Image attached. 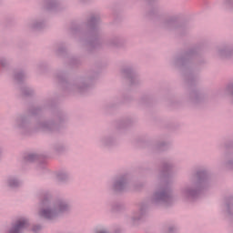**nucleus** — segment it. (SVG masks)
Here are the masks:
<instances>
[{"mask_svg":"<svg viewBox=\"0 0 233 233\" xmlns=\"http://www.w3.org/2000/svg\"><path fill=\"white\" fill-rule=\"evenodd\" d=\"M65 210H68V205L63 202L54 204L50 203L48 199H45L42 202V209L39 211V216L46 219H54V218H56V216H59Z\"/></svg>","mask_w":233,"mask_h":233,"instance_id":"1","label":"nucleus"},{"mask_svg":"<svg viewBox=\"0 0 233 233\" xmlns=\"http://www.w3.org/2000/svg\"><path fill=\"white\" fill-rule=\"evenodd\" d=\"M154 203H170L172 201V195L167 190L156 192L153 196Z\"/></svg>","mask_w":233,"mask_h":233,"instance_id":"2","label":"nucleus"},{"mask_svg":"<svg viewBox=\"0 0 233 233\" xmlns=\"http://www.w3.org/2000/svg\"><path fill=\"white\" fill-rule=\"evenodd\" d=\"M26 227H28V220L23 218H18L13 224L9 233H23V230H25Z\"/></svg>","mask_w":233,"mask_h":233,"instance_id":"3","label":"nucleus"},{"mask_svg":"<svg viewBox=\"0 0 233 233\" xmlns=\"http://www.w3.org/2000/svg\"><path fill=\"white\" fill-rule=\"evenodd\" d=\"M127 188V179L122 177L116 180L114 184V190L115 192H123Z\"/></svg>","mask_w":233,"mask_h":233,"instance_id":"4","label":"nucleus"},{"mask_svg":"<svg viewBox=\"0 0 233 233\" xmlns=\"http://www.w3.org/2000/svg\"><path fill=\"white\" fill-rule=\"evenodd\" d=\"M184 194L187 196V197H188V196H194V191H192V190H190V189H188V188H186V189H184Z\"/></svg>","mask_w":233,"mask_h":233,"instance_id":"5","label":"nucleus"},{"mask_svg":"<svg viewBox=\"0 0 233 233\" xmlns=\"http://www.w3.org/2000/svg\"><path fill=\"white\" fill-rule=\"evenodd\" d=\"M17 185H19V182L17 180H15V179H11L9 181V186L10 187H17Z\"/></svg>","mask_w":233,"mask_h":233,"instance_id":"6","label":"nucleus"},{"mask_svg":"<svg viewBox=\"0 0 233 233\" xmlns=\"http://www.w3.org/2000/svg\"><path fill=\"white\" fill-rule=\"evenodd\" d=\"M220 56H230V51L226 50L225 52L220 51Z\"/></svg>","mask_w":233,"mask_h":233,"instance_id":"7","label":"nucleus"},{"mask_svg":"<svg viewBox=\"0 0 233 233\" xmlns=\"http://www.w3.org/2000/svg\"><path fill=\"white\" fill-rule=\"evenodd\" d=\"M0 63H1L2 66H5V65H7L8 62L6 61V59L2 58V59H0Z\"/></svg>","mask_w":233,"mask_h":233,"instance_id":"8","label":"nucleus"},{"mask_svg":"<svg viewBox=\"0 0 233 233\" xmlns=\"http://www.w3.org/2000/svg\"><path fill=\"white\" fill-rule=\"evenodd\" d=\"M34 159H35V155H29L28 160L29 161H34Z\"/></svg>","mask_w":233,"mask_h":233,"instance_id":"9","label":"nucleus"},{"mask_svg":"<svg viewBox=\"0 0 233 233\" xmlns=\"http://www.w3.org/2000/svg\"><path fill=\"white\" fill-rule=\"evenodd\" d=\"M34 232H37V230H41V227L36 226L33 228Z\"/></svg>","mask_w":233,"mask_h":233,"instance_id":"10","label":"nucleus"},{"mask_svg":"<svg viewBox=\"0 0 233 233\" xmlns=\"http://www.w3.org/2000/svg\"><path fill=\"white\" fill-rule=\"evenodd\" d=\"M97 19H99V17H96V16L91 17V23L97 21Z\"/></svg>","mask_w":233,"mask_h":233,"instance_id":"11","label":"nucleus"},{"mask_svg":"<svg viewBox=\"0 0 233 233\" xmlns=\"http://www.w3.org/2000/svg\"><path fill=\"white\" fill-rule=\"evenodd\" d=\"M133 219L136 220V219H141V216H137V215H135L133 217Z\"/></svg>","mask_w":233,"mask_h":233,"instance_id":"12","label":"nucleus"},{"mask_svg":"<svg viewBox=\"0 0 233 233\" xmlns=\"http://www.w3.org/2000/svg\"><path fill=\"white\" fill-rule=\"evenodd\" d=\"M96 233H108L106 230H99Z\"/></svg>","mask_w":233,"mask_h":233,"instance_id":"13","label":"nucleus"},{"mask_svg":"<svg viewBox=\"0 0 233 233\" xmlns=\"http://www.w3.org/2000/svg\"><path fill=\"white\" fill-rule=\"evenodd\" d=\"M140 213L143 214V208L140 209Z\"/></svg>","mask_w":233,"mask_h":233,"instance_id":"14","label":"nucleus"}]
</instances>
